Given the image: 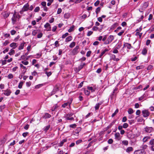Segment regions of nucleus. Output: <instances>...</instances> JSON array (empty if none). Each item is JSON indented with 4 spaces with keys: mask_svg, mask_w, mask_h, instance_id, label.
Here are the masks:
<instances>
[{
    "mask_svg": "<svg viewBox=\"0 0 154 154\" xmlns=\"http://www.w3.org/2000/svg\"><path fill=\"white\" fill-rule=\"evenodd\" d=\"M93 33V32L92 31H89L87 34V36H90Z\"/></svg>",
    "mask_w": 154,
    "mask_h": 154,
    "instance_id": "obj_56",
    "label": "nucleus"
},
{
    "mask_svg": "<svg viewBox=\"0 0 154 154\" xmlns=\"http://www.w3.org/2000/svg\"><path fill=\"white\" fill-rule=\"evenodd\" d=\"M69 35V34L68 33L66 32L65 33V34H63L62 36V38H65L66 36Z\"/></svg>",
    "mask_w": 154,
    "mask_h": 154,
    "instance_id": "obj_46",
    "label": "nucleus"
},
{
    "mask_svg": "<svg viewBox=\"0 0 154 154\" xmlns=\"http://www.w3.org/2000/svg\"><path fill=\"white\" fill-rule=\"evenodd\" d=\"M133 148L131 147H128L126 149V152H130L133 150Z\"/></svg>",
    "mask_w": 154,
    "mask_h": 154,
    "instance_id": "obj_21",
    "label": "nucleus"
},
{
    "mask_svg": "<svg viewBox=\"0 0 154 154\" xmlns=\"http://www.w3.org/2000/svg\"><path fill=\"white\" fill-rule=\"evenodd\" d=\"M23 82H20L19 84L18 87L19 88H22V86H23Z\"/></svg>",
    "mask_w": 154,
    "mask_h": 154,
    "instance_id": "obj_38",
    "label": "nucleus"
},
{
    "mask_svg": "<svg viewBox=\"0 0 154 154\" xmlns=\"http://www.w3.org/2000/svg\"><path fill=\"white\" fill-rule=\"evenodd\" d=\"M114 37L113 35H110L107 38V41L104 42V44L107 45L111 43L114 39Z\"/></svg>",
    "mask_w": 154,
    "mask_h": 154,
    "instance_id": "obj_3",
    "label": "nucleus"
},
{
    "mask_svg": "<svg viewBox=\"0 0 154 154\" xmlns=\"http://www.w3.org/2000/svg\"><path fill=\"white\" fill-rule=\"evenodd\" d=\"M2 91H4V92L3 94L6 96H9L10 95L11 93V91L10 90L7 89L6 90Z\"/></svg>",
    "mask_w": 154,
    "mask_h": 154,
    "instance_id": "obj_9",
    "label": "nucleus"
},
{
    "mask_svg": "<svg viewBox=\"0 0 154 154\" xmlns=\"http://www.w3.org/2000/svg\"><path fill=\"white\" fill-rule=\"evenodd\" d=\"M45 73L48 76H50L51 74V72H48L47 71H46L45 72Z\"/></svg>",
    "mask_w": 154,
    "mask_h": 154,
    "instance_id": "obj_51",
    "label": "nucleus"
},
{
    "mask_svg": "<svg viewBox=\"0 0 154 154\" xmlns=\"http://www.w3.org/2000/svg\"><path fill=\"white\" fill-rule=\"evenodd\" d=\"M50 127V125H48L47 126H46L45 128L44 129V130L45 131H47V130H48L49 129V128Z\"/></svg>",
    "mask_w": 154,
    "mask_h": 154,
    "instance_id": "obj_49",
    "label": "nucleus"
},
{
    "mask_svg": "<svg viewBox=\"0 0 154 154\" xmlns=\"http://www.w3.org/2000/svg\"><path fill=\"white\" fill-rule=\"evenodd\" d=\"M152 66L151 65H150L147 68V70H151V69L152 68Z\"/></svg>",
    "mask_w": 154,
    "mask_h": 154,
    "instance_id": "obj_57",
    "label": "nucleus"
},
{
    "mask_svg": "<svg viewBox=\"0 0 154 154\" xmlns=\"http://www.w3.org/2000/svg\"><path fill=\"white\" fill-rule=\"evenodd\" d=\"M142 35V33H140L139 32H137L136 33V35H139L140 38L141 37Z\"/></svg>",
    "mask_w": 154,
    "mask_h": 154,
    "instance_id": "obj_43",
    "label": "nucleus"
},
{
    "mask_svg": "<svg viewBox=\"0 0 154 154\" xmlns=\"http://www.w3.org/2000/svg\"><path fill=\"white\" fill-rule=\"evenodd\" d=\"M38 34L37 35V37L38 38H41V37H42V33L40 32H39V33H38Z\"/></svg>",
    "mask_w": 154,
    "mask_h": 154,
    "instance_id": "obj_41",
    "label": "nucleus"
},
{
    "mask_svg": "<svg viewBox=\"0 0 154 154\" xmlns=\"http://www.w3.org/2000/svg\"><path fill=\"white\" fill-rule=\"evenodd\" d=\"M128 112L129 114H131L134 112V111L132 108H129L128 110Z\"/></svg>",
    "mask_w": 154,
    "mask_h": 154,
    "instance_id": "obj_29",
    "label": "nucleus"
},
{
    "mask_svg": "<svg viewBox=\"0 0 154 154\" xmlns=\"http://www.w3.org/2000/svg\"><path fill=\"white\" fill-rule=\"evenodd\" d=\"M149 144L151 146L154 145V139H152L149 142Z\"/></svg>",
    "mask_w": 154,
    "mask_h": 154,
    "instance_id": "obj_37",
    "label": "nucleus"
},
{
    "mask_svg": "<svg viewBox=\"0 0 154 154\" xmlns=\"http://www.w3.org/2000/svg\"><path fill=\"white\" fill-rule=\"evenodd\" d=\"M75 45V42H72L69 45V47L70 48H73Z\"/></svg>",
    "mask_w": 154,
    "mask_h": 154,
    "instance_id": "obj_28",
    "label": "nucleus"
},
{
    "mask_svg": "<svg viewBox=\"0 0 154 154\" xmlns=\"http://www.w3.org/2000/svg\"><path fill=\"white\" fill-rule=\"evenodd\" d=\"M142 112L143 116L144 117H147L149 116V112L148 110H143L142 111Z\"/></svg>",
    "mask_w": 154,
    "mask_h": 154,
    "instance_id": "obj_5",
    "label": "nucleus"
},
{
    "mask_svg": "<svg viewBox=\"0 0 154 154\" xmlns=\"http://www.w3.org/2000/svg\"><path fill=\"white\" fill-rule=\"evenodd\" d=\"M40 10V8L39 7H36L34 9V11L35 12H38Z\"/></svg>",
    "mask_w": 154,
    "mask_h": 154,
    "instance_id": "obj_52",
    "label": "nucleus"
},
{
    "mask_svg": "<svg viewBox=\"0 0 154 154\" xmlns=\"http://www.w3.org/2000/svg\"><path fill=\"white\" fill-rule=\"evenodd\" d=\"M122 143L124 145L127 146L128 144V142L127 140H123L122 141Z\"/></svg>",
    "mask_w": 154,
    "mask_h": 154,
    "instance_id": "obj_36",
    "label": "nucleus"
},
{
    "mask_svg": "<svg viewBox=\"0 0 154 154\" xmlns=\"http://www.w3.org/2000/svg\"><path fill=\"white\" fill-rule=\"evenodd\" d=\"M72 39V37L71 36H69L67 37L66 39V42H69Z\"/></svg>",
    "mask_w": 154,
    "mask_h": 154,
    "instance_id": "obj_20",
    "label": "nucleus"
},
{
    "mask_svg": "<svg viewBox=\"0 0 154 154\" xmlns=\"http://www.w3.org/2000/svg\"><path fill=\"white\" fill-rule=\"evenodd\" d=\"M147 52V50L145 48H144L142 50V53L143 54L145 55L146 54Z\"/></svg>",
    "mask_w": 154,
    "mask_h": 154,
    "instance_id": "obj_35",
    "label": "nucleus"
},
{
    "mask_svg": "<svg viewBox=\"0 0 154 154\" xmlns=\"http://www.w3.org/2000/svg\"><path fill=\"white\" fill-rule=\"evenodd\" d=\"M71 103V102L70 103H69V102H66V103H64L62 105V107H63V108H65V107H66V106H67L68 105V104L69 103L70 105Z\"/></svg>",
    "mask_w": 154,
    "mask_h": 154,
    "instance_id": "obj_30",
    "label": "nucleus"
},
{
    "mask_svg": "<svg viewBox=\"0 0 154 154\" xmlns=\"http://www.w3.org/2000/svg\"><path fill=\"white\" fill-rule=\"evenodd\" d=\"M85 93V94L87 95L88 96L90 94V92L89 91V90H84Z\"/></svg>",
    "mask_w": 154,
    "mask_h": 154,
    "instance_id": "obj_33",
    "label": "nucleus"
},
{
    "mask_svg": "<svg viewBox=\"0 0 154 154\" xmlns=\"http://www.w3.org/2000/svg\"><path fill=\"white\" fill-rule=\"evenodd\" d=\"M62 12V9L60 8H59L58 9L57 13V14H60Z\"/></svg>",
    "mask_w": 154,
    "mask_h": 154,
    "instance_id": "obj_54",
    "label": "nucleus"
},
{
    "mask_svg": "<svg viewBox=\"0 0 154 154\" xmlns=\"http://www.w3.org/2000/svg\"><path fill=\"white\" fill-rule=\"evenodd\" d=\"M82 140H79L76 142V144L78 145L80 143H82Z\"/></svg>",
    "mask_w": 154,
    "mask_h": 154,
    "instance_id": "obj_50",
    "label": "nucleus"
},
{
    "mask_svg": "<svg viewBox=\"0 0 154 154\" xmlns=\"http://www.w3.org/2000/svg\"><path fill=\"white\" fill-rule=\"evenodd\" d=\"M153 130V129L152 127L146 126L144 128V131L146 133H150Z\"/></svg>",
    "mask_w": 154,
    "mask_h": 154,
    "instance_id": "obj_4",
    "label": "nucleus"
},
{
    "mask_svg": "<svg viewBox=\"0 0 154 154\" xmlns=\"http://www.w3.org/2000/svg\"><path fill=\"white\" fill-rule=\"evenodd\" d=\"M150 139V137L149 136L145 137L143 139V143H145Z\"/></svg>",
    "mask_w": 154,
    "mask_h": 154,
    "instance_id": "obj_18",
    "label": "nucleus"
},
{
    "mask_svg": "<svg viewBox=\"0 0 154 154\" xmlns=\"http://www.w3.org/2000/svg\"><path fill=\"white\" fill-rule=\"evenodd\" d=\"M124 47H127V48L128 49H130L132 48L131 45L130 44L127 43L124 44Z\"/></svg>",
    "mask_w": 154,
    "mask_h": 154,
    "instance_id": "obj_14",
    "label": "nucleus"
},
{
    "mask_svg": "<svg viewBox=\"0 0 154 154\" xmlns=\"http://www.w3.org/2000/svg\"><path fill=\"white\" fill-rule=\"evenodd\" d=\"M20 17V15L18 13H17L16 12H15L11 18L12 23L13 24H15L17 21L19 20Z\"/></svg>",
    "mask_w": 154,
    "mask_h": 154,
    "instance_id": "obj_1",
    "label": "nucleus"
},
{
    "mask_svg": "<svg viewBox=\"0 0 154 154\" xmlns=\"http://www.w3.org/2000/svg\"><path fill=\"white\" fill-rule=\"evenodd\" d=\"M74 26L71 27L70 28L68 29V31L69 32H71L74 30Z\"/></svg>",
    "mask_w": 154,
    "mask_h": 154,
    "instance_id": "obj_42",
    "label": "nucleus"
},
{
    "mask_svg": "<svg viewBox=\"0 0 154 154\" xmlns=\"http://www.w3.org/2000/svg\"><path fill=\"white\" fill-rule=\"evenodd\" d=\"M127 118L126 116H125L123 117L122 119V122H125L127 120Z\"/></svg>",
    "mask_w": 154,
    "mask_h": 154,
    "instance_id": "obj_61",
    "label": "nucleus"
},
{
    "mask_svg": "<svg viewBox=\"0 0 154 154\" xmlns=\"http://www.w3.org/2000/svg\"><path fill=\"white\" fill-rule=\"evenodd\" d=\"M100 7H98L96 11V12L97 14L98 13L100 12Z\"/></svg>",
    "mask_w": 154,
    "mask_h": 154,
    "instance_id": "obj_48",
    "label": "nucleus"
},
{
    "mask_svg": "<svg viewBox=\"0 0 154 154\" xmlns=\"http://www.w3.org/2000/svg\"><path fill=\"white\" fill-rule=\"evenodd\" d=\"M120 134L119 133H116L115 134V138L118 140H120L121 138L120 137Z\"/></svg>",
    "mask_w": 154,
    "mask_h": 154,
    "instance_id": "obj_12",
    "label": "nucleus"
},
{
    "mask_svg": "<svg viewBox=\"0 0 154 154\" xmlns=\"http://www.w3.org/2000/svg\"><path fill=\"white\" fill-rule=\"evenodd\" d=\"M8 77L9 79H11V78H13V75L12 74H10L8 75Z\"/></svg>",
    "mask_w": 154,
    "mask_h": 154,
    "instance_id": "obj_63",
    "label": "nucleus"
},
{
    "mask_svg": "<svg viewBox=\"0 0 154 154\" xmlns=\"http://www.w3.org/2000/svg\"><path fill=\"white\" fill-rule=\"evenodd\" d=\"M101 103L96 104L95 107V109L96 110H97L99 108L100 105H101Z\"/></svg>",
    "mask_w": 154,
    "mask_h": 154,
    "instance_id": "obj_23",
    "label": "nucleus"
},
{
    "mask_svg": "<svg viewBox=\"0 0 154 154\" xmlns=\"http://www.w3.org/2000/svg\"><path fill=\"white\" fill-rule=\"evenodd\" d=\"M29 5L28 3L25 5L22 8V10L20 11V13L22 14L24 11H28L29 9Z\"/></svg>",
    "mask_w": 154,
    "mask_h": 154,
    "instance_id": "obj_2",
    "label": "nucleus"
},
{
    "mask_svg": "<svg viewBox=\"0 0 154 154\" xmlns=\"http://www.w3.org/2000/svg\"><path fill=\"white\" fill-rule=\"evenodd\" d=\"M147 147V146L146 144L143 145L142 146V148L143 149H146Z\"/></svg>",
    "mask_w": 154,
    "mask_h": 154,
    "instance_id": "obj_60",
    "label": "nucleus"
},
{
    "mask_svg": "<svg viewBox=\"0 0 154 154\" xmlns=\"http://www.w3.org/2000/svg\"><path fill=\"white\" fill-rule=\"evenodd\" d=\"M148 6V4L147 2H145L143 4L141 9L143 10L146 9Z\"/></svg>",
    "mask_w": 154,
    "mask_h": 154,
    "instance_id": "obj_16",
    "label": "nucleus"
},
{
    "mask_svg": "<svg viewBox=\"0 0 154 154\" xmlns=\"http://www.w3.org/2000/svg\"><path fill=\"white\" fill-rule=\"evenodd\" d=\"M113 141V140L111 139H110L108 140V142L109 144H111L112 143Z\"/></svg>",
    "mask_w": 154,
    "mask_h": 154,
    "instance_id": "obj_59",
    "label": "nucleus"
},
{
    "mask_svg": "<svg viewBox=\"0 0 154 154\" xmlns=\"http://www.w3.org/2000/svg\"><path fill=\"white\" fill-rule=\"evenodd\" d=\"M20 66L21 68L24 69L23 71V74H24L26 72V70L27 69L26 67L25 66H24L22 64H20Z\"/></svg>",
    "mask_w": 154,
    "mask_h": 154,
    "instance_id": "obj_15",
    "label": "nucleus"
},
{
    "mask_svg": "<svg viewBox=\"0 0 154 154\" xmlns=\"http://www.w3.org/2000/svg\"><path fill=\"white\" fill-rule=\"evenodd\" d=\"M14 53H15V51L14 50H13V49H11L10 50V51L8 53V54L9 55H12L14 54Z\"/></svg>",
    "mask_w": 154,
    "mask_h": 154,
    "instance_id": "obj_32",
    "label": "nucleus"
},
{
    "mask_svg": "<svg viewBox=\"0 0 154 154\" xmlns=\"http://www.w3.org/2000/svg\"><path fill=\"white\" fill-rule=\"evenodd\" d=\"M5 107V104L1 105L0 106V111L2 112V110L4 109Z\"/></svg>",
    "mask_w": 154,
    "mask_h": 154,
    "instance_id": "obj_26",
    "label": "nucleus"
},
{
    "mask_svg": "<svg viewBox=\"0 0 154 154\" xmlns=\"http://www.w3.org/2000/svg\"><path fill=\"white\" fill-rule=\"evenodd\" d=\"M51 117V115L49 114L48 113H46L45 114V117L46 118H49Z\"/></svg>",
    "mask_w": 154,
    "mask_h": 154,
    "instance_id": "obj_40",
    "label": "nucleus"
},
{
    "mask_svg": "<svg viewBox=\"0 0 154 154\" xmlns=\"http://www.w3.org/2000/svg\"><path fill=\"white\" fill-rule=\"evenodd\" d=\"M44 27L46 28V30L47 31H50L51 30L50 25L48 23H46L44 25Z\"/></svg>",
    "mask_w": 154,
    "mask_h": 154,
    "instance_id": "obj_7",
    "label": "nucleus"
},
{
    "mask_svg": "<svg viewBox=\"0 0 154 154\" xmlns=\"http://www.w3.org/2000/svg\"><path fill=\"white\" fill-rule=\"evenodd\" d=\"M39 32L40 30L39 29L35 30L32 31V34L33 35L35 36Z\"/></svg>",
    "mask_w": 154,
    "mask_h": 154,
    "instance_id": "obj_17",
    "label": "nucleus"
},
{
    "mask_svg": "<svg viewBox=\"0 0 154 154\" xmlns=\"http://www.w3.org/2000/svg\"><path fill=\"white\" fill-rule=\"evenodd\" d=\"M31 84V82H26V86L28 87H29Z\"/></svg>",
    "mask_w": 154,
    "mask_h": 154,
    "instance_id": "obj_45",
    "label": "nucleus"
},
{
    "mask_svg": "<svg viewBox=\"0 0 154 154\" xmlns=\"http://www.w3.org/2000/svg\"><path fill=\"white\" fill-rule=\"evenodd\" d=\"M67 141V140L66 139H64L62 140V141H61V142L60 143V146H62L64 143L65 142H66Z\"/></svg>",
    "mask_w": 154,
    "mask_h": 154,
    "instance_id": "obj_25",
    "label": "nucleus"
},
{
    "mask_svg": "<svg viewBox=\"0 0 154 154\" xmlns=\"http://www.w3.org/2000/svg\"><path fill=\"white\" fill-rule=\"evenodd\" d=\"M91 53V51H88L87 53L86 56L88 57L90 56Z\"/></svg>",
    "mask_w": 154,
    "mask_h": 154,
    "instance_id": "obj_62",
    "label": "nucleus"
},
{
    "mask_svg": "<svg viewBox=\"0 0 154 154\" xmlns=\"http://www.w3.org/2000/svg\"><path fill=\"white\" fill-rule=\"evenodd\" d=\"M2 14L4 18H6L9 16L10 13L9 12H3Z\"/></svg>",
    "mask_w": 154,
    "mask_h": 154,
    "instance_id": "obj_11",
    "label": "nucleus"
},
{
    "mask_svg": "<svg viewBox=\"0 0 154 154\" xmlns=\"http://www.w3.org/2000/svg\"><path fill=\"white\" fill-rule=\"evenodd\" d=\"M10 46L13 49H15L17 46V43L13 42L11 44Z\"/></svg>",
    "mask_w": 154,
    "mask_h": 154,
    "instance_id": "obj_13",
    "label": "nucleus"
},
{
    "mask_svg": "<svg viewBox=\"0 0 154 154\" xmlns=\"http://www.w3.org/2000/svg\"><path fill=\"white\" fill-rule=\"evenodd\" d=\"M108 51V50L106 49L103 51L101 53V55H103L105 53V52H106Z\"/></svg>",
    "mask_w": 154,
    "mask_h": 154,
    "instance_id": "obj_47",
    "label": "nucleus"
},
{
    "mask_svg": "<svg viewBox=\"0 0 154 154\" xmlns=\"http://www.w3.org/2000/svg\"><path fill=\"white\" fill-rule=\"evenodd\" d=\"M87 89L89 91H91V92H93L95 91L96 88L95 87L88 86L87 87Z\"/></svg>",
    "mask_w": 154,
    "mask_h": 154,
    "instance_id": "obj_10",
    "label": "nucleus"
},
{
    "mask_svg": "<svg viewBox=\"0 0 154 154\" xmlns=\"http://www.w3.org/2000/svg\"><path fill=\"white\" fill-rule=\"evenodd\" d=\"M85 65V63H83L81 64L78 67V71L80 70L81 69H82L83 67Z\"/></svg>",
    "mask_w": 154,
    "mask_h": 154,
    "instance_id": "obj_19",
    "label": "nucleus"
},
{
    "mask_svg": "<svg viewBox=\"0 0 154 154\" xmlns=\"http://www.w3.org/2000/svg\"><path fill=\"white\" fill-rule=\"evenodd\" d=\"M73 115V114L72 113L68 114H66L65 117L66 118L67 120H73L74 119V118L73 117H71Z\"/></svg>",
    "mask_w": 154,
    "mask_h": 154,
    "instance_id": "obj_6",
    "label": "nucleus"
},
{
    "mask_svg": "<svg viewBox=\"0 0 154 154\" xmlns=\"http://www.w3.org/2000/svg\"><path fill=\"white\" fill-rule=\"evenodd\" d=\"M16 32V31L14 30H12L11 31V33L12 35H14Z\"/></svg>",
    "mask_w": 154,
    "mask_h": 154,
    "instance_id": "obj_53",
    "label": "nucleus"
},
{
    "mask_svg": "<svg viewBox=\"0 0 154 154\" xmlns=\"http://www.w3.org/2000/svg\"><path fill=\"white\" fill-rule=\"evenodd\" d=\"M43 86V84H39L38 85H36L35 87V89H38L42 87Z\"/></svg>",
    "mask_w": 154,
    "mask_h": 154,
    "instance_id": "obj_27",
    "label": "nucleus"
},
{
    "mask_svg": "<svg viewBox=\"0 0 154 154\" xmlns=\"http://www.w3.org/2000/svg\"><path fill=\"white\" fill-rule=\"evenodd\" d=\"M79 48V47L78 46H77L75 47L73 50L72 51V53L73 54L75 55L77 53V51Z\"/></svg>",
    "mask_w": 154,
    "mask_h": 154,
    "instance_id": "obj_8",
    "label": "nucleus"
},
{
    "mask_svg": "<svg viewBox=\"0 0 154 154\" xmlns=\"http://www.w3.org/2000/svg\"><path fill=\"white\" fill-rule=\"evenodd\" d=\"M21 63L25 65H27L29 64V62L25 60L22 61Z\"/></svg>",
    "mask_w": 154,
    "mask_h": 154,
    "instance_id": "obj_34",
    "label": "nucleus"
},
{
    "mask_svg": "<svg viewBox=\"0 0 154 154\" xmlns=\"http://www.w3.org/2000/svg\"><path fill=\"white\" fill-rule=\"evenodd\" d=\"M118 111L119 110L118 109H116L115 112L112 114V117H113L115 116L118 112Z\"/></svg>",
    "mask_w": 154,
    "mask_h": 154,
    "instance_id": "obj_44",
    "label": "nucleus"
},
{
    "mask_svg": "<svg viewBox=\"0 0 154 154\" xmlns=\"http://www.w3.org/2000/svg\"><path fill=\"white\" fill-rule=\"evenodd\" d=\"M25 43H22L19 47V49L20 50L23 49Z\"/></svg>",
    "mask_w": 154,
    "mask_h": 154,
    "instance_id": "obj_22",
    "label": "nucleus"
},
{
    "mask_svg": "<svg viewBox=\"0 0 154 154\" xmlns=\"http://www.w3.org/2000/svg\"><path fill=\"white\" fill-rule=\"evenodd\" d=\"M128 126V125L127 123H125L122 126L123 128H127Z\"/></svg>",
    "mask_w": 154,
    "mask_h": 154,
    "instance_id": "obj_39",
    "label": "nucleus"
},
{
    "mask_svg": "<svg viewBox=\"0 0 154 154\" xmlns=\"http://www.w3.org/2000/svg\"><path fill=\"white\" fill-rule=\"evenodd\" d=\"M70 14L69 13H66L64 14V17L65 18L68 19L69 17Z\"/></svg>",
    "mask_w": 154,
    "mask_h": 154,
    "instance_id": "obj_24",
    "label": "nucleus"
},
{
    "mask_svg": "<svg viewBox=\"0 0 154 154\" xmlns=\"http://www.w3.org/2000/svg\"><path fill=\"white\" fill-rule=\"evenodd\" d=\"M100 1L99 0L97 1L94 4V5L95 6H97L99 4Z\"/></svg>",
    "mask_w": 154,
    "mask_h": 154,
    "instance_id": "obj_55",
    "label": "nucleus"
},
{
    "mask_svg": "<svg viewBox=\"0 0 154 154\" xmlns=\"http://www.w3.org/2000/svg\"><path fill=\"white\" fill-rule=\"evenodd\" d=\"M144 66L143 65L138 66L136 67V69L137 70H139L140 69H143L144 68Z\"/></svg>",
    "mask_w": 154,
    "mask_h": 154,
    "instance_id": "obj_31",
    "label": "nucleus"
},
{
    "mask_svg": "<svg viewBox=\"0 0 154 154\" xmlns=\"http://www.w3.org/2000/svg\"><path fill=\"white\" fill-rule=\"evenodd\" d=\"M118 52V51L117 50V49L116 48H115L113 51V53L115 54L117 53Z\"/></svg>",
    "mask_w": 154,
    "mask_h": 154,
    "instance_id": "obj_64",
    "label": "nucleus"
},
{
    "mask_svg": "<svg viewBox=\"0 0 154 154\" xmlns=\"http://www.w3.org/2000/svg\"><path fill=\"white\" fill-rule=\"evenodd\" d=\"M28 134V132H26L23 133L22 134V135L23 137H25L27 136V134Z\"/></svg>",
    "mask_w": 154,
    "mask_h": 154,
    "instance_id": "obj_58",
    "label": "nucleus"
}]
</instances>
